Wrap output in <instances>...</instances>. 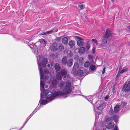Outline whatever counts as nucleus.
<instances>
[{
  "mask_svg": "<svg viewBox=\"0 0 130 130\" xmlns=\"http://www.w3.org/2000/svg\"><path fill=\"white\" fill-rule=\"evenodd\" d=\"M75 52L76 53H80V51H79V48H76L75 50Z\"/></svg>",
  "mask_w": 130,
  "mask_h": 130,
  "instance_id": "c03bdc74",
  "label": "nucleus"
},
{
  "mask_svg": "<svg viewBox=\"0 0 130 130\" xmlns=\"http://www.w3.org/2000/svg\"><path fill=\"white\" fill-rule=\"evenodd\" d=\"M62 91L59 90H53L52 92L48 93V98L49 100L52 101L54 100L56 97L70 94L72 90L71 83L69 81H67L66 83L65 86L62 88Z\"/></svg>",
  "mask_w": 130,
  "mask_h": 130,
  "instance_id": "f03ea898",
  "label": "nucleus"
},
{
  "mask_svg": "<svg viewBox=\"0 0 130 130\" xmlns=\"http://www.w3.org/2000/svg\"><path fill=\"white\" fill-rule=\"evenodd\" d=\"M103 106L102 105H100L97 107V109L99 110L102 111L103 109Z\"/></svg>",
  "mask_w": 130,
  "mask_h": 130,
  "instance_id": "72a5a7b5",
  "label": "nucleus"
},
{
  "mask_svg": "<svg viewBox=\"0 0 130 130\" xmlns=\"http://www.w3.org/2000/svg\"><path fill=\"white\" fill-rule=\"evenodd\" d=\"M111 1L112 3H113L114 2V0H111Z\"/></svg>",
  "mask_w": 130,
  "mask_h": 130,
  "instance_id": "5fc2aeb1",
  "label": "nucleus"
},
{
  "mask_svg": "<svg viewBox=\"0 0 130 130\" xmlns=\"http://www.w3.org/2000/svg\"><path fill=\"white\" fill-rule=\"evenodd\" d=\"M61 37H58L56 38V40L58 42H60L61 41Z\"/></svg>",
  "mask_w": 130,
  "mask_h": 130,
  "instance_id": "79ce46f5",
  "label": "nucleus"
},
{
  "mask_svg": "<svg viewBox=\"0 0 130 130\" xmlns=\"http://www.w3.org/2000/svg\"><path fill=\"white\" fill-rule=\"evenodd\" d=\"M53 65L54 63L53 62L48 63V64L47 65V67L48 68H51L53 66Z\"/></svg>",
  "mask_w": 130,
  "mask_h": 130,
  "instance_id": "f704fd0d",
  "label": "nucleus"
},
{
  "mask_svg": "<svg viewBox=\"0 0 130 130\" xmlns=\"http://www.w3.org/2000/svg\"><path fill=\"white\" fill-rule=\"evenodd\" d=\"M90 68L91 71H93L96 69V67L94 65H91L90 67Z\"/></svg>",
  "mask_w": 130,
  "mask_h": 130,
  "instance_id": "7c9ffc66",
  "label": "nucleus"
},
{
  "mask_svg": "<svg viewBox=\"0 0 130 130\" xmlns=\"http://www.w3.org/2000/svg\"><path fill=\"white\" fill-rule=\"evenodd\" d=\"M121 105L123 106H125L126 104V103L124 102H122L121 103Z\"/></svg>",
  "mask_w": 130,
  "mask_h": 130,
  "instance_id": "a18cd8bd",
  "label": "nucleus"
},
{
  "mask_svg": "<svg viewBox=\"0 0 130 130\" xmlns=\"http://www.w3.org/2000/svg\"><path fill=\"white\" fill-rule=\"evenodd\" d=\"M128 70L127 69H122L121 71L120 74H122L124 72H126Z\"/></svg>",
  "mask_w": 130,
  "mask_h": 130,
  "instance_id": "ea45409f",
  "label": "nucleus"
},
{
  "mask_svg": "<svg viewBox=\"0 0 130 130\" xmlns=\"http://www.w3.org/2000/svg\"><path fill=\"white\" fill-rule=\"evenodd\" d=\"M119 73H118V74H117V77L118 76V74H119Z\"/></svg>",
  "mask_w": 130,
  "mask_h": 130,
  "instance_id": "13d9d810",
  "label": "nucleus"
},
{
  "mask_svg": "<svg viewBox=\"0 0 130 130\" xmlns=\"http://www.w3.org/2000/svg\"><path fill=\"white\" fill-rule=\"evenodd\" d=\"M73 62V60L72 58H71L68 59L67 62L66 64L69 67H70L72 66Z\"/></svg>",
  "mask_w": 130,
  "mask_h": 130,
  "instance_id": "f8f14e48",
  "label": "nucleus"
},
{
  "mask_svg": "<svg viewBox=\"0 0 130 130\" xmlns=\"http://www.w3.org/2000/svg\"><path fill=\"white\" fill-rule=\"evenodd\" d=\"M95 121L96 119H98L99 118V115H101V113L100 112H97L95 111Z\"/></svg>",
  "mask_w": 130,
  "mask_h": 130,
  "instance_id": "c85d7f7f",
  "label": "nucleus"
},
{
  "mask_svg": "<svg viewBox=\"0 0 130 130\" xmlns=\"http://www.w3.org/2000/svg\"><path fill=\"white\" fill-rule=\"evenodd\" d=\"M55 69L57 71H59L61 70V67L60 65L58 63H56L54 64Z\"/></svg>",
  "mask_w": 130,
  "mask_h": 130,
  "instance_id": "4468645a",
  "label": "nucleus"
},
{
  "mask_svg": "<svg viewBox=\"0 0 130 130\" xmlns=\"http://www.w3.org/2000/svg\"><path fill=\"white\" fill-rule=\"evenodd\" d=\"M86 47L87 49H89L90 48V45L89 44H87L86 46Z\"/></svg>",
  "mask_w": 130,
  "mask_h": 130,
  "instance_id": "49530a36",
  "label": "nucleus"
},
{
  "mask_svg": "<svg viewBox=\"0 0 130 130\" xmlns=\"http://www.w3.org/2000/svg\"><path fill=\"white\" fill-rule=\"evenodd\" d=\"M67 57H63L62 59L61 62L64 65H65L66 64L67 62Z\"/></svg>",
  "mask_w": 130,
  "mask_h": 130,
  "instance_id": "6ab92c4d",
  "label": "nucleus"
},
{
  "mask_svg": "<svg viewBox=\"0 0 130 130\" xmlns=\"http://www.w3.org/2000/svg\"><path fill=\"white\" fill-rule=\"evenodd\" d=\"M68 38L66 37L63 38L62 39V43L65 44H67L68 43Z\"/></svg>",
  "mask_w": 130,
  "mask_h": 130,
  "instance_id": "4be33fe9",
  "label": "nucleus"
},
{
  "mask_svg": "<svg viewBox=\"0 0 130 130\" xmlns=\"http://www.w3.org/2000/svg\"><path fill=\"white\" fill-rule=\"evenodd\" d=\"M57 44L55 42L52 43L50 47V49L53 51H57Z\"/></svg>",
  "mask_w": 130,
  "mask_h": 130,
  "instance_id": "9d476101",
  "label": "nucleus"
},
{
  "mask_svg": "<svg viewBox=\"0 0 130 130\" xmlns=\"http://www.w3.org/2000/svg\"><path fill=\"white\" fill-rule=\"evenodd\" d=\"M47 79L48 78H49V76H47Z\"/></svg>",
  "mask_w": 130,
  "mask_h": 130,
  "instance_id": "bf43d9fd",
  "label": "nucleus"
},
{
  "mask_svg": "<svg viewBox=\"0 0 130 130\" xmlns=\"http://www.w3.org/2000/svg\"><path fill=\"white\" fill-rule=\"evenodd\" d=\"M104 46V45L103 43H101L100 44V46L102 47H103V46Z\"/></svg>",
  "mask_w": 130,
  "mask_h": 130,
  "instance_id": "603ef678",
  "label": "nucleus"
},
{
  "mask_svg": "<svg viewBox=\"0 0 130 130\" xmlns=\"http://www.w3.org/2000/svg\"><path fill=\"white\" fill-rule=\"evenodd\" d=\"M65 84V82L63 81H62L60 82L59 86L60 88L62 89V88L64 87V86Z\"/></svg>",
  "mask_w": 130,
  "mask_h": 130,
  "instance_id": "a878e982",
  "label": "nucleus"
},
{
  "mask_svg": "<svg viewBox=\"0 0 130 130\" xmlns=\"http://www.w3.org/2000/svg\"><path fill=\"white\" fill-rule=\"evenodd\" d=\"M73 55V53L70 50H68L67 51V56L69 58L71 57Z\"/></svg>",
  "mask_w": 130,
  "mask_h": 130,
  "instance_id": "393cba45",
  "label": "nucleus"
},
{
  "mask_svg": "<svg viewBox=\"0 0 130 130\" xmlns=\"http://www.w3.org/2000/svg\"><path fill=\"white\" fill-rule=\"evenodd\" d=\"M116 87L115 85H114L112 87V90L113 91V92L115 93L116 92Z\"/></svg>",
  "mask_w": 130,
  "mask_h": 130,
  "instance_id": "58836bf2",
  "label": "nucleus"
},
{
  "mask_svg": "<svg viewBox=\"0 0 130 130\" xmlns=\"http://www.w3.org/2000/svg\"><path fill=\"white\" fill-rule=\"evenodd\" d=\"M62 76H64V79H65L67 78V72L66 70L65 69H63L62 70L60 73Z\"/></svg>",
  "mask_w": 130,
  "mask_h": 130,
  "instance_id": "6e6552de",
  "label": "nucleus"
},
{
  "mask_svg": "<svg viewBox=\"0 0 130 130\" xmlns=\"http://www.w3.org/2000/svg\"><path fill=\"white\" fill-rule=\"evenodd\" d=\"M88 59L91 61V63L93 64L95 63L93 60V59L94 57L92 55H88Z\"/></svg>",
  "mask_w": 130,
  "mask_h": 130,
  "instance_id": "a211bd4d",
  "label": "nucleus"
},
{
  "mask_svg": "<svg viewBox=\"0 0 130 130\" xmlns=\"http://www.w3.org/2000/svg\"><path fill=\"white\" fill-rule=\"evenodd\" d=\"M80 60H79V61H80Z\"/></svg>",
  "mask_w": 130,
  "mask_h": 130,
  "instance_id": "69168bd1",
  "label": "nucleus"
},
{
  "mask_svg": "<svg viewBox=\"0 0 130 130\" xmlns=\"http://www.w3.org/2000/svg\"><path fill=\"white\" fill-rule=\"evenodd\" d=\"M38 106L36 107V108L37 107V109H36V110H37V111L39 109H38Z\"/></svg>",
  "mask_w": 130,
  "mask_h": 130,
  "instance_id": "6e6d98bb",
  "label": "nucleus"
},
{
  "mask_svg": "<svg viewBox=\"0 0 130 130\" xmlns=\"http://www.w3.org/2000/svg\"><path fill=\"white\" fill-rule=\"evenodd\" d=\"M106 130V129L105 128L103 129V130Z\"/></svg>",
  "mask_w": 130,
  "mask_h": 130,
  "instance_id": "052dcab7",
  "label": "nucleus"
},
{
  "mask_svg": "<svg viewBox=\"0 0 130 130\" xmlns=\"http://www.w3.org/2000/svg\"><path fill=\"white\" fill-rule=\"evenodd\" d=\"M109 98V96L108 95H107L105 97V99H108Z\"/></svg>",
  "mask_w": 130,
  "mask_h": 130,
  "instance_id": "864d4df0",
  "label": "nucleus"
},
{
  "mask_svg": "<svg viewBox=\"0 0 130 130\" xmlns=\"http://www.w3.org/2000/svg\"><path fill=\"white\" fill-rule=\"evenodd\" d=\"M75 43L74 41L72 40H71L69 42V45L70 46V48L73 47L75 45Z\"/></svg>",
  "mask_w": 130,
  "mask_h": 130,
  "instance_id": "aec40b11",
  "label": "nucleus"
},
{
  "mask_svg": "<svg viewBox=\"0 0 130 130\" xmlns=\"http://www.w3.org/2000/svg\"><path fill=\"white\" fill-rule=\"evenodd\" d=\"M82 59L83 60V58H82Z\"/></svg>",
  "mask_w": 130,
  "mask_h": 130,
  "instance_id": "680f3d73",
  "label": "nucleus"
},
{
  "mask_svg": "<svg viewBox=\"0 0 130 130\" xmlns=\"http://www.w3.org/2000/svg\"><path fill=\"white\" fill-rule=\"evenodd\" d=\"M110 121V119L109 118H106V121L107 122L109 121Z\"/></svg>",
  "mask_w": 130,
  "mask_h": 130,
  "instance_id": "de8ad7c7",
  "label": "nucleus"
},
{
  "mask_svg": "<svg viewBox=\"0 0 130 130\" xmlns=\"http://www.w3.org/2000/svg\"><path fill=\"white\" fill-rule=\"evenodd\" d=\"M39 42V41H38V42Z\"/></svg>",
  "mask_w": 130,
  "mask_h": 130,
  "instance_id": "0e129e2a",
  "label": "nucleus"
},
{
  "mask_svg": "<svg viewBox=\"0 0 130 130\" xmlns=\"http://www.w3.org/2000/svg\"><path fill=\"white\" fill-rule=\"evenodd\" d=\"M80 53L82 54L85 51V48L84 47H82L79 48Z\"/></svg>",
  "mask_w": 130,
  "mask_h": 130,
  "instance_id": "cd10ccee",
  "label": "nucleus"
},
{
  "mask_svg": "<svg viewBox=\"0 0 130 130\" xmlns=\"http://www.w3.org/2000/svg\"><path fill=\"white\" fill-rule=\"evenodd\" d=\"M59 82V81L57 79L53 80L52 82V85L53 87L55 88L56 87L57 84Z\"/></svg>",
  "mask_w": 130,
  "mask_h": 130,
  "instance_id": "ddd939ff",
  "label": "nucleus"
},
{
  "mask_svg": "<svg viewBox=\"0 0 130 130\" xmlns=\"http://www.w3.org/2000/svg\"><path fill=\"white\" fill-rule=\"evenodd\" d=\"M110 31L109 29H107L105 35L103 37L102 39V42L104 44H106L107 43V38L110 37L111 35Z\"/></svg>",
  "mask_w": 130,
  "mask_h": 130,
  "instance_id": "20e7f679",
  "label": "nucleus"
},
{
  "mask_svg": "<svg viewBox=\"0 0 130 130\" xmlns=\"http://www.w3.org/2000/svg\"><path fill=\"white\" fill-rule=\"evenodd\" d=\"M80 9L82 10L85 8V5L84 4L80 5L78 6Z\"/></svg>",
  "mask_w": 130,
  "mask_h": 130,
  "instance_id": "c9c22d12",
  "label": "nucleus"
},
{
  "mask_svg": "<svg viewBox=\"0 0 130 130\" xmlns=\"http://www.w3.org/2000/svg\"><path fill=\"white\" fill-rule=\"evenodd\" d=\"M121 107V106L119 105H116L114 108L115 113H117L119 111V109Z\"/></svg>",
  "mask_w": 130,
  "mask_h": 130,
  "instance_id": "f3484780",
  "label": "nucleus"
},
{
  "mask_svg": "<svg viewBox=\"0 0 130 130\" xmlns=\"http://www.w3.org/2000/svg\"><path fill=\"white\" fill-rule=\"evenodd\" d=\"M115 113L114 110L113 111L112 107H111L110 108L109 111V113L110 115H112Z\"/></svg>",
  "mask_w": 130,
  "mask_h": 130,
  "instance_id": "473e14b6",
  "label": "nucleus"
},
{
  "mask_svg": "<svg viewBox=\"0 0 130 130\" xmlns=\"http://www.w3.org/2000/svg\"><path fill=\"white\" fill-rule=\"evenodd\" d=\"M123 90L125 92L130 91V80L125 83L123 87Z\"/></svg>",
  "mask_w": 130,
  "mask_h": 130,
  "instance_id": "39448f33",
  "label": "nucleus"
},
{
  "mask_svg": "<svg viewBox=\"0 0 130 130\" xmlns=\"http://www.w3.org/2000/svg\"><path fill=\"white\" fill-rule=\"evenodd\" d=\"M95 47H94L92 49V53L94 54L95 52Z\"/></svg>",
  "mask_w": 130,
  "mask_h": 130,
  "instance_id": "37998d69",
  "label": "nucleus"
},
{
  "mask_svg": "<svg viewBox=\"0 0 130 130\" xmlns=\"http://www.w3.org/2000/svg\"><path fill=\"white\" fill-rule=\"evenodd\" d=\"M55 32L53 30H52L50 31L44 32L41 33L40 34V35H44L47 34H49L51 33H54Z\"/></svg>",
  "mask_w": 130,
  "mask_h": 130,
  "instance_id": "2eb2a0df",
  "label": "nucleus"
},
{
  "mask_svg": "<svg viewBox=\"0 0 130 130\" xmlns=\"http://www.w3.org/2000/svg\"><path fill=\"white\" fill-rule=\"evenodd\" d=\"M105 68L104 67V68L102 72V74H104V73L105 72Z\"/></svg>",
  "mask_w": 130,
  "mask_h": 130,
  "instance_id": "3c124183",
  "label": "nucleus"
},
{
  "mask_svg": "<svg viewBox=\"0 0 130 130\" xmlns=\"http://www.w3.org/2000/svg\"><path fill=\"white\" fill-rule=\"evenodd\" d=\"M113 130H119L118 127L117 126H115V127Z\"/></svg>",
  "mask_w": 130,
  "mask_h": 130,
  "instance_id": "09e8293b",
  "label": "nucleus"
},
{
  "mask_svg": "<svg viewBox=\"0 0 130 130\" xmlns=\"http://www.w3.org/2000/svg\"><path fill=\"white\" fill-rule=\"evenodd\" d=\"M32 38H31L29 39H27L26 40V41H25L24 42L26 43L27 44L29 43V42H30V41H31L32 40Z\"/></svg>",
  "mask_w": 130,
  "mask_h": 130,
  "instance_id": "4c0bfd02",
  "label": "nucleus"
},
{
  "mask_svg": "<svg viewBox=\"0 0 130 130\" xmlns=\"http://www.w3.org/2000/svg\"><path fill=\"white\" fill-rule=\"evenodd\" d=\"M78 67L79 65L78 63L77 62L75 63L73 67V69L72 72L73 75H74L75 73H77V71L78 69Z\"/></svg>",
  "mask_w": 130,
  "mask_h": 130,
  "instance_id": "0eeeda50",
  "label": "nucleus"
},
{
  "mask_svg": "<svg viewBox=\"0 0 130 130\" xmlns=\"http://www.w3.org/2000/svg\"><path fill=\"white\" fill-rule=\"evenodd\" d=\"M64 49V46L61 44H60L59 46L57 47V51L59 52H61Z\"/></svg>",
  "mask_w": 130,
  "mask_h": 130,
  "instance_id": "dca6fc26",
  "label": "nucleus"
},
{
  "mask_svg": "<svg viewBox=\"0 0 130 130\" xmlns=\"http://www.w3.org/2000/svg\"><path fill=\"white\" fill-rule=\"evenodd\" d=\"M39 42L41 44H44L45 43V41L44 39H40L39 40Z\"/></svg>",
  "mask_w": 130,
  "mask_h": 130,
  "instance_id": "a19ab883",
  "label": "nucleus"
},
{
  "mask_svg": "<svg viewBox=\"0 0 130 130\" xmlns=\"http://www.w3.org/2000/svg\"><path fill=\"white\" fill-rule=\"evenodd\" d=\"M50 92H48L45 96L42 95V97L41 98H41L39 102V104L40 103V106L42 105H45L48 103L49 102H51L53 100L51 101V100H49L47 98L48 93Z\"/></svg>",
  "mask_w": 130,
  "mask_h": 130,
  "instance_id": "7ed1b4c3",
  "label": "nucleus"
},
{
  "mask_svg": "<svg viewBox=\"0 0 130 130\" xmlns=\"http://www.w3.org/2000/svg\"><path fill=\"white\" fill-rule=\"evenodd\" d=\"M111 118L112 119L113 121L117 123V122L118 119V117L116 115L111 117Z\"/></svg>",
  "mask_w": 130,
  "mask_h": 130,
  "instance_id": "5701e85b",
  "label": "nucleus"
},
{
  "mask_svg": "<svg viewBox=\"0 0 130 130\" xmlns=\"http://www.w3.org/2000/svg\"><path fill=\"white\" fill-rule=\"evenodd\" d=\"M62 76L60 74V73L59 72L57 74L56 77V78L58 80H61V79L62 78Z\"/></svg>",
  "mask_w": 130,
  "mask_h": 130,
  "instance_id": "b1692460",
  "label": "nucleus"
},
{
  "mask_svg": "<svg viewBox=\"0 0 130 130\" xmlns=\"http://www.w3.org/2000/svg\"><path fill=\"white\" fill-rule=\"evenodd\" d=\"M33 48V50L34 53L36 55V57L37 58V61L38 64L39 68V69L40 75V89L41 92L40 96L41 98L42 95L45 96L48 93V91L47 90H45L44 89V82L42 80L43 79L45 80L46 79V77H44V74L43 73V69L44 68H45L46 64L47 62V59L45 58H44L41 62L40 63L41 60V58L38 55V48L37 46H36L35 44L34 45Z\"/></svg>",
  "mask_w": 130,
  "mask_h": 130,
  "instance_id": "f257e3e1",
  "label": "nucleus"
},
{
  "mask_svg": "<svg viewBox=\"0 0 130 130\" xmlns=\"http://www.w3.org/2000/svg\"><path fill=\"white\" fill-rule=\"evenodd\" d=\"M91 41L94 43H95L96 45H98V42L95 39H92L91 40Z\"/></svg>",
  "mask_w": 130,
  "mask_h": 130,
  "instance_id": "e433bc0d",
  "label": "nucleus"
},
{
  "mask_svg": "<svg viewBox=\"0 0 130 130\" xmlns=\"http://www.w3.org/2000/svg\"><path fill=\"white\" fill-rule=\"evenodd\" d=\"M84 68H82L78 70L77 71V73H75L74 75H77V74L79 76H82L83 75Z\"/></svg>",
  "mask_w": 130,
  "mask_h": 130,
  "instance_id": "1a4fd4ad",
  "label": "nucleus"
},
{
  "mask_svg": "<svg viewBox=\"0 0 130 130\" xmlns=\"http://www.w3.org/2000/svg\"><path fill=\"white\" fill-rule=\"evenodd\" d=\"M37 108H36V109L34 110V111H33V112L31 113L30 115V116L28 117V120L29 119L31 118V117L37 111V110H36V109Z\"/></svg>",
  "mask_w": 130,
  "mask_h": 130,
  "instance_id": "c756f323",
  "label": "nucleus"
},
{
  "mask_svg": "<svg viewBox=\"0 0 130 130\" xmlns=\"http://www.w3.org/2000/svg\"><path fill=\"white\" fill-rule=\"evenodd\" d=\"M28 117H27V118L26 119L25 121V123L22 125V127L21 128H20L19 129V130H21L22 129V128H23L24 127L25 124L27 122V121L29 120V119L28 120Z\"/></svg>",
  "mask_w": 130,
  "mask_h": 130,
  "instance_id": "2f4dec72",
  "label": "nucleus"
},
{
  "mask_svg": "<svg viewBox=\"0 0 130 130\" xmlns=\"http://www.w3.org/2000/svg\"><path fill=\"white\" fill-rule=\"evenodd\" d=\"M114 125V123L113 122H111L107 123L106 125V127L108 129L113 128Z\"/></svg>",
  "mask_w": 130,
  "mask_h": 130,
  "instance_id": "9b49d317",
  "label": "nucleus"
},
{
  "mask_svg": "<svg viewBox=\"0 0 130 130\" xmlns=\"http://www.w3.org/2000/svg\"><path fill=\"white\" fill-rule=\"evenodd\" d=\"M128 28L129 29H130V25L129 26Z\"/></svg>",
  "mask_w": 130,
  "mask_h": 130,
  "instance_id": "4d7b16f0",
  "label": "nucleus"
},
{
  "mask_svg": "<svg viewBox=\"0 0 130 130\" xmlns=\"http://www.w3.org/2000/svg\"><path fill=\"white\" fill-rule=\"evenodd\" d=\"M44 73L45 74H48L49 73V71L47 70H45L44 71Z\"/></svg>",
  "mask_w": 130,
  "mask_h": 130,
  "instance_id": "8fccbe9b",
  "label": "nucleus"
},
{
  "mask_svg": "<svg viewBox=\"0 0 130 130\" xmlns=\"http://www.w3.org/2000/svg\"><path fill=\"white\" fill-rule=\"evenodd\" d=\"M76 39L78 40L77 42V45L79 46H83L84 44V39L81 38L80 37L77 36H75Z\"/></svg>",
  "mask_w": 130,
  "mask_h": 130,
  "instance_id": "423d86ee",
  "label": "nucleus"
},
{
  "mask_svg": "<svg viewBox=\"0 0 130 130\" xmlns=\"http://www.w3.org/2000/svg\"><path fill=\"white\" fill-rule=\"evenodd\" d=\"M86 99L89 101L90 103H92L94 106L93 104L92 103V100L93 99L92 98V96L91 95H90L87 97Z\"/></svg>",
  "mask_w": 130,
  "mask_h": 130,
  "instance_id": "412c9836",
  "label": "nucleus"
},
{
  "mask_svg": "<svg viewBox=\"0 0 130 130\" xmlns=\"http://www.w3.org/2000/svg\"><path fill=\"white\" fill-rule=\"evenodd\" d=\"M30 47L31 48H32V47H31L30 46Z\"/></svg>",
  "mask_w": 130,
  "mask_h": 130,
  "instance_id": "e2e57ef3",
  "label": "nucleus"
},
{
  "mask_svg": "<svg viewBox=\"0 0 130 130\" xmlns=\"http://www.w3.org/2000/svg\"><path fill=\"white\" fill-rule=\"evenodd\" d=\"M90 63L89 61H86L85 62L84 64V66L85 67H89L90 65Z\"/></svg>",
  "mask_w": 130,
  "mask_h": 130,
  "instance_id": "bb28decb",
  "label": "nucleus"
}]
</instances>
